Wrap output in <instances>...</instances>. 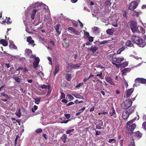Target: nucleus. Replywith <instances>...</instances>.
Instances as JSON below:
<instances>
[{
	"label": "nucleus",
	"mask_w": 146,
	"mask_h": 146,
	"mask_svg": "<svg viewBox=\"0 0 146 146\" xmlns=\"http://www.w3.org/2000/svg\"><path fill=\"white\" fill-rule=\"evenodd\" d=\"M131 70L130 68H126L123 69L121 71L122 72V74L123 75L124 74L126 75V73L129 72Z\"/></svg>",
	"instance_id": "nucleus-17"
},
{
	"label": "nucleus",
	"mask_w": 146,
	"mask_h": 146,
	"mask_svg": "<svg viewBox=\"0 0 146 146\" xmlns=\"http://www.w3.org/2000/svg\"><path fill=\"white\" fill-rule=\"evenodd\" d=\"M67 139V135L65 134H64L60 137V139L62 140V142L65 143L66 141V139Z\"/></svg>",
	"instance_id": "nucleus-15"
},
{
	"label": "nucleus",
	"mask_w": 146,
	"mask_h": 146,
	"mask_svg": "<svg viewBox=\"0 0 146 146\" xmlns=\"http://www.w3.org/2000/svg\"><path fill=\"white\" fill-rule=\"evenodd\" d=\"M135 108L134 106H132L130 108L127 110V112L128 113L129 115L134 111Z\"/></svg>",
	"instance_id": "nucleus-14"
},
{
	"label": "nucleus",
	"mask_w": 146,
	"mask_h": 146,
	"mask_svg": "<svg viewBox=\"0 0 146 146\" xmlns=\"http://www.w3.org/2000/svg\"><path fill=\"white\" fill-rule=\"evenodd\" d=\"M42 131V130L41 128H38L36 130L35 132L37 133H41Z\"/></svg>",
	"instance_id": "nucleus-52"
},
{
	"label": "nucleus",
	"mask_w": 146,
	"mask_h": 146,
	"mask_svg": "<svg viewBox=\"0 0 146 146\" xmlns=\"http://www.w3.org/2000/svg\"><path fill=\"white\" fill-rule=\"evenodd\" d=\"M108 42V41L104 40L100 42V44H105L107 43Z\"/></svg>",
	"instance_id": "nucleus-58"
},
{
	"label": "nucleus",
	"mask_w": 146,
	"mask_h": 146,
	"mask_svg": "<svg viewBox=\"0 0 146 146\" xmlns=\"http://www.w3.org/2000/svg\"><path fill=\"white\" fill-rule=\"evenodd\" d=\"M98 49V47L96 46H92L89 49L93 53H95L96 51Z\"/></svg>",
	"instance_id": "nucleus-20"
},
{
	"label": "nucleus",
	"mask_w": 146,
	"mask_h": 146,
	"mask_svg": "<svg viewBox=\"0 0 146 146\" xmlns=\"http://www.w3.org/2000/svg\"><path fill=\"white\" fill-rule=\"evenodd\" d=\"M84 37L85 38H87L88 37L90 36L89 33L87 32L86 31H84Z\"/></svg>",
	"instance_id": "nucleus-34"
},
{
	"label": "nucleus",
	"mask_w": 146,
	"mask_h": 146,
	"mask_svg": "<svg viewBox=\"0 0 146 146\" xmlns=\"http://www.w3.org/2000/svg\"><path fill=\"white\" fill-rule=\"evenodd\" d=\"M83 82L80 83L78 84V85H77L76 86V88H79L80 86L83 85Z\"/></svg>",
	"instance_id": "nucleus-59"
},
{
	"label": "nucleus",
	"mask_w": 146,
	"mask_h": 146,
	"mask_svg": "<svg viewBox=\"0 0 146 146\" xmlns=\"http://www.w3.org/2000/svg\"><path fill=\"white\" fill-rule=\"evenodd\" d=\"M99 28L97 27H94V32L95 33H100V31L99 30Z\"/></svg>",
	"instance_id": "nucleus-37"
},
{
	"label": "nucleus",
	"mask_w": 146,
	"mask_h": 146,
	"mask_svg": "<svg viewBox=\"0 0 146 146\" xmlns=\"http://www.w3.org/2000/svg\"><path fill=\"white\" fill-rule=\"evenodd\" d=\"M37 74L40 76L42 78H44V73L42 72H38Z\"/></svg>",
	"instance_id": "nucleus-43"
},
{
	"label": "nucleus",
	"mask_w": 146,
	"mask_h": 146,
	"mask_svg": "<svg viewBox=\"0 0 146 146\" xmlns=\"http://www.w3.org/2000/svg\"><path fill=\"white\" fill-rule=\"evenodd\" d=\"M110 116L111 118L113 119L116 117V115L115 113V110L113 108H112L110 110L109 112Z\"/></svg>",
	"instance_id": "nucleus-8"
},
{
	"label": "nucleus",
	"mask_w": 146,
	"mask_h": 146,
	"mask_svg": "<svg viewBox=\"0 0 146 146\" xmlns=\"http://www.w3.org/2000/svg\"><path fill=\"white\" fill-rule=\"evenodd\" d=\"M88 40L90 42H92L94 40V38L91 36H89L88 38Z\"/></svg>",
	"instance_id": "nucleus-50"
},
{
	"label": "nucleus",
	"mask_w": 146,
	"mask_h": 146,
	"mask_svg": "<svg viewBox=\"0 0 146 146\" xmlns=\"http://www.w3.org/2000/svg\"><path fill=\"white\" fill-rule=\"evenodd\" d=\"M0 42L4 46H7L8 45L7 42L4 39H2L0 41Z\"/></svg>",
	"instance_id": "nucleus-25"
},
{
	"label": "nucleus",
	"mask_w": 146,
	"mask_h": 146,
	"mask_svg": "<svg viewBox=\"0 0 146 146\" xmlns=\"http://www.w3.org/2000/svg\"><path fill=\"white\" fill-rule=\"evenodd\" d=\"M112 25L114 27H118V24H117V21H116V23H112Z\"/></svg>",
	"instance_id": "nucleus-57"
},
{
	"label": "nucleus",
	"mask_w": 146,
	"mask_h": 146,
	"mask_svg": "<svg viewBox=\"0 0 146 146\" xmlns=\"http://www.w3.org/2000/svg\"><path fill=\"white\" fill-rule=\"evenodd\" d=\"M33 99L35 101V103L37 104H38L40 101L41 98L39 97L33 98Z\"/></svg>",
	"instance_id": "nucleus-35"
},
{
	"label": "nucleus",
	"mask_w": 146,
	"mask_h": 146,
	"mask_svg": "<svg viewBox=\"0 0 146 146\" xmlns=\"http://www.w3.org/2000/svg\"><path fill=\"white\" fill-rule=\"evenodd\" d=\"M138 29L139 32H136V33H141L143 34H144L145 33V30L143 27H138Z\"/></svg>",
	"instance_id": "nucleus-19"
},
{
	"label": "nucleus",
	"mask_w": 146,
	"mask_h": 146,
	"mask_svg": "<svg viewBox=\"0 0 146 146\" xmlns=\"http://www.w3.org/2000/svg\"><path fill=\"white\" fill-rule=\"evenodd\" d=\"M73 96L76 98L79 99H83V97L80 95L78 94H74Z\"/></svg>",
	"instance_id": "nucleus-40"
},
{
	"label": "nucleus",
	"mask_w": 146,
	"mask_h": 146,
	"mask_svg": "<svg viewBox=\"0 0 146 146\" xmlns=\"http://www.w3.org/2000/svg\"><path fill=\"white\" fill-rule=\"evenodd\" d=\"M129 23L130 27L133 33H136V32H139L138 29V27L135 21L132 20Z\"/></svg>",
	"instance_id": "nucleus-4"
},
{
	"label": "nucleus",
	"mask_w": 146,
	"mask_h": 146,
	"mask_svg": "<svg viewBox=\"0 0 146 146\" xmlns=\"http://www.w3.org/2000/svg\"><path fill=\"white\" fill-rule=\"evenodd\" d=\"M136 127L135 123H133L129 121L126 123V129L128 133L131 134L133 133V130Z\"/></svg>",
	"instance_id": "nucleus-2"
},
{
	"label": "nucleus",
	"mask_w": 146,
	"mask_h": 146,
	"mask_svg": "<svg viewBox=\"0 0 146 146\" xmlns=\"http://www.w3.org/2000/svg\"><path fill=\"white\" fill-rule=\"evenodd\" d=\"M31 58H34L35 59V61L33 62V66L34 68H35L38 67L39 62L40 59L38 57H36L35 55L32 54L30 56Z\"/></svg>",
	"instance_id": "nucleus-5"
},
{
	"label": "nucleus",
	"mask_w": 146,
	"mask_h": 146,
	"mask_svg": "<svg viewBox=\"0 0 146 146\" xmlns=\"http://www.w3.org/2000/svg\"><path fill=\"white\" fill-rule=\"evenodd\" d=\"M73 33L76 35H79L80 34V33L79 32L75 30L74 31Z\"/></svg>",
	"instance_id": "nucleus-55"
},
{
	"label": "nucleus",
	"mask_w": 146,
	"mask_h": 146,
	"mask_svg": "<svg viewBox=\"0 0 146 146\" xmlns=\"http://www.w3.org/2000/svg\"><path fill=\"white\" fill-rule=\"evenodd\" d=\"M136 136L139 138H140L142 137V134L139 131H138L135 133Z\"/></svg>",
	"instance_id": "nucleus-30"
},
{
	"label": "nucleus",
	"mask_w": 146,
	"mask_h": 146,
	"mask_svg": "<svg viewBox=\"0 0 146 146\" xmlns=\"http://www.w3.org/2000/svg\"><path fill=\"white\" fill-rule=\"evenodd\" d=\"M106 33L110 35H112L113 33V31L111 29H108L106 30Z\"/></svg>",
	"instance_id": "nucleus-38"
},
{
	"label": "nucleus",
	"mask_w": 146,
	"mask_h": 146,
	"mask_svg": "<svg viewBox=\"0 0 146 146\" xmlns=\"http://www.w3.org/2000/svg\"><path fill=\"white\" fill-rule=\"evenodd\" d=\"M74 131V129H68L67 130L66 132V133L68 134H70V135H71L72 134L71 133L73 132Z\"/></svg>",
	"instance_id": "nucleus-33"
},
{
	"label": "nucleus",
	"mask_w": 146,
	"mask_h": 146,
	"mask_svg": "<svg viewBox=\"0 0 146 146\" xmlns=\"http://www.w3.org/2000/svg\"><path fill=\"white\" fill-rule=\"evenodd\" d=\"M10 46V47L15 49H17V46H15L14 44H11V45Z\"/></svg>",
	"instance_id": "nucleus-53"
},
{
	"label": "nucleus",
	"mask_w": 146,
	"mask_h": 146,
	"mask_svg": "<svg viewBox=\"0 0 146 146\" xmlns=\"http://www.w3.org/2000/svg\"><path fill=\"white\" fill-rule=\"evenodd\" d=\"M25 52L28 55L31 54L32 52V50L31 49L27 48L25 50Z\"/></svg>",
	"instance_id": "nucleus-41"
},
{
	"label": "nucleus",
	"mask_w": 146,
	"mask_h": 146,
	"mask_svg": "<svg viewBox=\"0 0 146 146\" xmlns=\"http://www.w3.org/2000/svg\"><path fill=\"white\" fill-rule=\"evenodd\" d=\"M62 44L63 47L65 48L68 47L69 46V43L68 42H67L65 41L64 42L62 43Z\"/></svg>",
	"instance_id": "nucleus-32"
},
{
	"label": "nucleus",
	"mask_w": 146,
	"mask_h": 146,
	"mask_svg": "<svg viewBox=\"0 0 146 146\" xmlns=\"http://www.w3.org/2000/svg\"><path fill=\"white\" fill-rule=\"evenodd\" d=\"M134 90V89L132 88L127 90L126 91V97L128 98L129 97L133 92Z\"/></svg>",
	"instance_id": "nucleus-12"
},
{
	"label": "nucleus",
	"mask_w": 146,
	"mask_h": 146,
	"mask_svg": "<svg viewBox=\"0 0 146 146\" xmlns=\"http://www.w3.org/2000/svg\"><path fill=\"white\" fill-rule=\"evenodd\" d=\"M133 14H134V15H135L137 16H138L139 15V13L135 11H133Z\"/></svg>",
	"instance_id": "nucleus-61"
},
{
	"label": "nucleus",
	"mask_w": 146,
	"mask_h": 146,
	"mask_svg": "<svg viewBox=\"0 0 146 146\" xmlns=\"http://www.w3.org/2000/svg\"><path fill=\"white\" fill-rule=\"evenodd\" d=\"M94 130H95L96 131L95 135H100L101 133L100 131L96 130L95 129H94Z\"/></svg>",
	"instance_id": "nucleus-46"
},
{
	"label": "nucleus",
	"mask_w": 146,
	"mask_h": 146,
	"mask_svg": "<svg viewBox=\"0 0 146 146\" xmlns=\"http://www.w3.org/2000/svg\"><path fill=\"white\" fill-rule=\"evenodd\" d=\"M13 78L16 82H17L19 84L20 83L21 79L18 77L14 76L13 77Z\"/></svg>",
	"instance_id": "nucleus-36"
},
{
	"label": "nucleus",
	"mask_w": 146,
	"mask_h": 146,
	"mask_svg": "<svg viewBox=\"0 0 146 146\" xmlns=\"http://www.w3.org/2000/svg\"><path fill=\"white\" fill-rule=\"evenodd\" d=\"M96 76H99L102 79H103L104 78V77L102 76V73L101 72H100V74H98L96 75Z\"/></svg>",
	"instance_id": "nucleus-44"
},
{
	"label": "nucleus",
	"mask_w": 146,
	"mask_h": 146,
	"mask_svg": "<svg viewBox=\"0 0 146 146\" xmlns=\"http://www.w3.org/2000/svg\"><path fill=\"white\" fill-rule=\"evenodd\" d=\"M132 103V100L131 99L126 100L121 104V107L123 109H127L131 106Z\"/></svg>",
	"instance_id": "nucleus-3"
},
{
	"label": "nucleus",
	"mask_w": 146,
	"mask_h": 146,
	"mask_svg": "<svg viewBox=\"0 0 146 146\" xmlns=\"http://www.w3.org/2000/svg\"><path fill=\"white\" fill-rule=\"evenodd\" d=\"M109 56L110 58H111L110 60V61L112 62H116L117 63V58L115 57L113 58V56L112 54H110L109 55Z\"/></svg>",
	"instance_id": "nucleus-21"
},
{
	"label": "nucleus",
	"mask_w": 146,
	"mask_h": 146,
	"mask_svg": "<svg viewBox=\"0 0 146 146\" xmlns=\"http://www.w3.org/2000/svg\"><path fill=\"white\" fill-rule=\"evenodd\" d=\"M131 39L133 42L135 43L139 47H143L146 44V42L144 39L136 35H132Z\"/></svg>",
	"instance_id": "nucleus-1"
},
{
	"label": "nucleus",
	"mask_w": 146,
	"mask_h": 146,
	"mask_svg": "<svg viewBox=\"0 0 146 146\" xmlns=\"http://www.w3.org/2000/svg\"><path fill=\"white\" fill-rule=\"evenodd\" d=\"M37 10L34 9L32 11V14H31V18L32 19H34L35 18V17L36 14V13L37 11Z\"/></svg>",
	"instance_id": "nucleus-23"
},
{
	"label": "nucleus",
	"mask_w": 146,
	"mask_h": 146,
	"mask_svg": "<svg viewBox=\"0 0 146 146\" xmlns=\"http://www.w3.org/2000/svg\"><path fill=\"white\" fill-rule=\"evenodd\" d=\"M60 26V25L59 24H58L56 25L54 27L56 31L58 33V35H60L61 33L60 32L58 31V30L59 29Z\"/></svg>",
	"instance_id": "nucleus-28"
},
{
	"label": "nucleus",
	"mask_w": 146,
	"mask_h": 146,
	"mask_svg": "<svg viewBox=\"0 0 146 146\" xmlns=\"http://www.w3.org/2000/svg\"><path fill=\"white\" fill-rule=\"evenodd\" d=\"M135 82L143 84H146V79L143 78H137L135 80Z\"/></svg>",
	"instance_id": "nucleus-10"
},
{
	"label": "nucleus",
	"mask_w": 146,
	"mask_h": 146,
	"mask_svg": "<svg viewBox=\"0 0 146 146\" xmlns=\"http://www.w3.org/2000/svg\"><path fill=\"white\" fill-rule=\"evenodd\" d=\"M125 45L128 47H131L133 46L134 47V44L132 43L129 40H127L125 43Z\"/></svg>",
	"instance_id": "nucleus-16"
},
{
	"label": "nucleus",
	"mask_w": 146,
	"mask_h": 146,
	"mask_svg": "<svg viewBox=\"0 0 146 146\" xmlns=\"http://www.w3.org/2000/svg\"><path fill=\"white\" fill-rule=\"evenodd\" d=\"M68 29L69 30L72 31L73 32L74 31H75V29L72 27H69L68 28Z\"/></svg>",
	"instance_id": "nucleus-63"
},
{
	"label": "nucleus",
	"mask_w": 146,
	"mask_h": 146,
	"mask_svg": "<svg viewBox=\"0 0 146 146\" xmlns=\"http://www.w3.org/2000/svg\"><path fill=\"white\" fill-rule=\"evenodd\" d=\"M1 95L5 96V97H8V95L7 94H5L4 92H2L1 93Z\"/></svg>",
	"instance_id": "nucleus-64"
},
{
	"label": "nucleus",
	"mask_w": 146,
	"mask_h": 146,
	"mask_svg": "<svg viewBox=\"0 0 146 146\" xmlns=\"http://www.w3.org/2000/svg\"><path fill=\"white\" fill-rule=\"evenodd\" d=\"M59 65L58 64L55 67V70L54 73V76H56V74L59 72Z\"/></svg>",
	"instance_id": "nucleus-24"
},
{
	"label": "nucleus",
	"mask_w": 146,
	"mask_h": 146,
	"mask_svg": "<svg viewBox=\"0 0 146 146\" xmlns=\"http://www.w3.org/2000/svg\"><path fill=\"white\" fill-rule=\"evenodd\" d=\"M131 144L132 146H135L134 143V139H132L131 141Z\"/></svg>",
	"instance_id": "nucleus-51"
},
{
	"label": "nucleus",
	"mask_w": 146,
	"mask_h": 146,
	"mask_svg": "<svg viewBox=\"0 0 146 146\" xmlns=\"http://www.w3.org/2000/svg\"><path fill=\"white\" fill-rule=\"evenodd\" d=\"M38 108V107L35 105L33 106V108H32V111L33 113H35V111Z\"/></svg>",
	"instance_id": "nucleus-45"
},
{
	"label": "nucleus",
	"mask_w": 146,
	"mask_h": 146,
	"mask_svg": "<svg viewBox=\"0 0 146 146\" xmlns=\"http://www.w3.org/2000/svg\"><path fill=\"white\" fill-rule=\"evenodd\" d=\"M123 16L126 18H127V13L125 10L124 11V12L123 13Z\"/></svg>",
	"instance_id": "nucleus-60"
},
{
	"label": "nucleus",
	"mask_w": 146,
	"mask_h": 146,
	"mask_svg": "<svg viewBox=\"0 0 146 146\" xmlns=\"http://www.w3.org/2000/svg\"><path fill=\"white\" fill-rule=\"evenodd\" d=\"M65 94L63 92H61V96H60V98L61 99H64L65 98Z\"/></svg>",
	"instance_id": "nucleus-47"
},
{
	"label": "nucleus",
	"mask_w": 146,
	"mask_h": 146,
	"mask_svg": "<svg viewBox=\"0 0 146 146\" xmlns=\"http://www.w3.org/2000/svg\"><path fill=\"white\" fill-rule=\"evenodd\" d=\"M117 58V63H120L124 60L123 57H116Z\"/></svg>",
	"instance_id": "nucleus-29"
},
{
	"label": "nucleus",
	"mask_w": 146,
	"mask_h": 146,
	"mask_svg": "<svg viewBox=\"0 0 146 146\" xmlns=\"http://www.w3.org/2000/svg\"><path fill=\"white\" fill-rule=\"evenodd\" d=\"M19 137V135H18L16 136V138L15 141V145L16 146L18 139Z\"/></svg>",
	"instance_id": "nucleus-48"
},
{
	"label": "nucleus",
	"mask_w": 146,
	"mask_h": 146,
	"mask_svg": "<svg viewBox=\"0 0 146 146\" xmlns=\"http://www.w3.org/2000/svg\"><path fill=\"white\" fill-rule=\"evenodd\" d=\"M68 97V99L71 100H73L74 98L73 96L70 94H68L67 96Z\"/></svg>",
	"instance_id": "nucleus-49"
},
{
	"label": "nucleus",
	"mask_w": 146,
	"mask_h": 146,
	"mask_svg": "<svg viewBox=\"0 0 146 146\" xmlns=\"http://www.w3.org/2000/svg\"><path fill=\"white\" fill-rule=\"evenodd\" d=\"M16 115L19 117H20L21 115V109H19L17 111L16 113Z\"/></svg>",
	"instance_id": "nucleus-39"
},
{
	"label": "nucleus",
	"mask_w": 146,
	"mask_h": 146,
	"mask_svg": "<svg viewBox=\"0 0 146 146\" xmlns=\"http://www.w3.org/2000/svg\"><path fill=\"white\" fill-rule=\"evenodd\" d=\"M27 41L29 44H32L34 43V41L32 40L31 36H29L27 38Z\"/></svg>",
	"instance_id": "nucleus-18"
},
{
	"label": "nucleus",
	"mask_w": 146,
	"mask_h": 146,
	"mask_svg": "<svg viewBox=\"0 0 146 146\" xmlns=\"http://www.w3.org/2000/svg\"><path fill=\"white\" fill-rule=\"evenodd\" d=\"M128 65V63L127 62H123L121 64H120V67H125L127 66Z\"/></svg>",
	"instance_id": "nucleus-31"
},
{
	"label": "nucleus",
	"mask_w": 146,
	"mask_h": 146,
	"mask_svg": "<svg viewBox=\"0 0 146 146\" xmlns=\"http://www.w3.org/2000/svg\"><path fill=\"white\" fill-rule=\"evenodd\" d=\"M105 79L106 81L111 85H114L115 84L113 81L112 79L110 77L106 76Z\"/></svg>",
	"instance_id": "nucleus-11"
},
{
	"label": "nucleus",
	"mask_w": 146,
	"mask_h": 146,
	"mask_svg": "<svg viewBox=\"0 0 146 146\" xmlns=\"http://www.w3.org/2000/svg\"><path fill=\"white\" fill-rule=\"evenodd\" d=\"M64 115H65L66 118L67 119H68L70 117V114H69V113L65 114Z\"/></svg>",
	"instance_id": "nucleus-54"
},
{
	"label": "nucleus",
	"mask_w": 146,
	"mask_h": 146,
	"mask_svg": "<svg viewBox=\"0 0 146 146\" xmlns=\"http://www.w3.org/2000/svg\"><path fill=\"white\" fill-rule=\"evenodd\" d=\"M50 86L49 85H46L45 84L41 85H40L39 87L40 88H41L42 89H49L50 88Z\"/></svg>",
	"instance_id": "nucleus-26"
},
{
	"label": "nucleus",
	"mask_w": 146,
	"mask_h": 146,
	"mask_svg": "<svg viewBox=\"0 0 146 146\" xmlns=\"http://www.w3.org/2000/svg\"><path fill=\"white\" fill-rule=\"evenodd\" d=\"M81 65V64L80 63H78L75 64H74L72 63H69L68 64V67L71 69H72L79 68L80 67Z\"/></svg>",
	"instance_id": "nucleus-7"
},
{
	"label": "nucleus",
	"mask_w": 146,
	"mask_h": 146,
	"mask_svg": "<svg viewBox=\"0 0 146 146\" xmlns=\"http://www.w3.org/2000/svg\"><path fill=\"white\" fill-rule=\"evenodd\" d=\"M129 115L128 113L127 112V110H126L123 111L122 114V118L124 120L127 119L129 117Z\"/></svg>",
	"instance_id": "nucleus-13"
},
{
	"label": "nucleus",
	"mask_w": 146,
	"mask_h": 146,
	"mask_svg": "<svg viewBox=\"0 0 146 146\" xmlns=\"http://www.w3.org/2000/svg\"><path fill=\"white\" fill-rule=\"evenodd\" d=\"M108 142L110 143H115L116 142V141L115 139H109Z\"/></svg>",
	"instance_id": "nucleus-42"
},
{
	"label": "nucleus",
	"mask_w": 146,
	"mask_h": 146,
	"mask_svg": "<svg viewBox=\"0 0 146 146\" xmlns=\"http://www.w3.org/2000/svg\"><path fill=\"white\" fill-rule=\"evenodd\" d=\"M111 0H106L104 3V5L106 7L111 6V3L110 1Z\"/></svg>",
	"instance_id": "nucleus-27"
},
{
	"label": "nucleus",
	"mask_w": 146,
	"mask_h": 146,
	"mask_svg": "<svg viewBox=\"0 0 146 146\" xmlns=\"http://www.w3.org/2000/svg\"><path fill=\"white\" fill-rule=\"evenodd\" d=\"M65 78L68 81H70L72 78V75L71 74L66 73L65 75Z\"/></svg>",
	"instance_id": "nucleus-22"
},
{
	"label": "nucleus",
	"mask_w": 146,
	"mask_h": 146,
	"mask_svg": "<svg viewBox=\"0 0 146 146\" xmlns=\"http://www.w3.org/2000/svg\"><path fill=\"white\" fill-rule=\"evenodd\" d=\"M138 5L137 2L135 1L131 2L129 4V9L131 11H133L136 9Z\"/></svg>",
	"instance_id": "nucleus-6"
},
{
	"label": "nucleus",
	"mask_w": 146,
	"mask_h": 146,
	"mask_svg": "<svg viewBox=\"0 0 146 146\" xmlns=\"http://www.w3.org/2000/svg\"><path fill=\"white\" fill-rule=\"evenodd\" d=\"M103 122L102 120L99 119L98 120V124H96L95 123L96 125V128L97 129H101L103 128L102 126H103Z\"/></svg>",
	"instance_id": "nucleus-9"
},
{
	"label": "nucleus",
	"mask_w": 146,
	"mask_h": 146,
	"mask_svg": "<svg viewBox=\"0 0 146 146\" xmlns=\"http://www.w3.org/2000/svg\"><path fill=\"white\" fill-rule=\"evenodd\" d=\"M9 19H10V18H9L8 20L6 21V23L7 24H10L12 22V21H9Z\"/></svg>",
	"instance_id": "nucleus-62"
},
{
	"label": "nucleus",
	"mask_w": 146,
	"mask_h": 146,
	"mask_svg": "<svg viewBox=\"0 0 146 146\" xmlns=\"http://www.w3.org/2000/svg\"><path fill=\"white\" fill-rule=\"evenodd\" d=\"M74 104V103L73 102H69L67 104H66V106H68L71 105H73Z\"/></svg>",
	"instance_id": "nucleus-56"
}]
</instances>
